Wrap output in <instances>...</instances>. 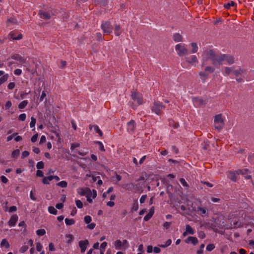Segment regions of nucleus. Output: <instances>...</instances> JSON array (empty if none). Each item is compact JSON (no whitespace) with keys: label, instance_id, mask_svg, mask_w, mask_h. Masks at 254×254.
Wrapping results in <instances>:
<instances>
[{"label":"nucleus","instance_id":"f257e3e1","mask_svg":"<svg viewBox=\"0 0 254 254\" xmlns=\"http://www.w3.org/2000/svg\"><path fill=\"white\" fill-rule=\"evenodd\" d=\"M215 54L214 51L210 49L205 50L202 55V66H204L206 64V62L208 60L210 59L213 62V59L214 58Z\"/></svg>","mask_w":254,"mask_h":254},{"label":"nucleus","instance_id":"f03ea898","mask_svg":"<svg viewBox=\"0 0 254 254\" xmlns=\"http://www.w3.org/2000/svg\"><path fill=\"white\" fill-rule=\"evenodd\" d=\"M175 49L179 57H183L189 54V50L185 44H178L175 46Z\"/></svg>","mask_w":254,"mask_h":254},{"label":"nucleus","instance_id":"7ed1b4c3","mask_svg":"<svg viewBox=\"0 0 254 254\" xmlns=\"http://www.w3.org/2000/svg\"><path fill=\"white\" fill-rule=\"evenodd\" d=\"M165 107L163 105L162 103L154 101L151 107V111L156 115H159L161 114V112L165 109Z\"/></svg>","mask_w":254,"mask_h":254},{"label":"nucleus","instance_id":"20e7f679","mask_svg":"<svg viewBox=\"0 0 254 254\" xmlns=\"http://www.w3.org/2000/svg\"><path fill=\"white\" fill-rule=\"evenodd\" d=\"M214 127L216 129L220 130L224 127V121L221 114L217 115L214 117Z\"/></svg>","mask_w":254,"mask_h":254},{"label":"nucleus","instance_id":"39448f33","mask_svg":"<svg viewBox=\"0 0 254 254\" xmlns=\"http://www.w3.org/2000/svg\"><path fill=\"white\" fill-rule=\"evenodd\" d=\"M224 55H215L214 59H213L212 64L215 66H218L222 64L223 62L224 61Z\"/></svg>","mask_w":254,"mask_h":254},{"label":"nucleus","instance_id":"423d86ee","mask_svg":"<svg viewBox=\"0 0 254 254\" xmlns=\"http://www.w3.org/2000/svg\"><path fill=\"white\" fill-rule=\"evenodd\" d=\"M101 27L105 34H109L112 32V26L109 22L105 21L102 22Z\"/></svg>","mask_w":254,"mask_h":254},{"label":"nucleus","instance_id":"0eeeda50","mask_svg":"<svg viewBox=\"0 0 254 254\" xmlns=\"http://www.w3.org/2000/svg\"><path fill=\"white\" fill-rule=\"evenodd\" d=\"M132 99L137 103V105H140L143 103V97L139 93L134 92L131 94Z\"/></svg>","mask_w":254,"mask_h":254},{"label":"nucleus","instance_id":"6e6552de","mask_svg":"<svg viewBox=\"0 0 254 254\" xmlns=\"http://www.w3.org/2000/svg\"><path fill=\"white\" fill-rule=\"evenodd\" d=\"M41 18L48 20L51 18L52 15H54V14L52 12L43 11L40 10L38 13Z\"/></svg>","mask_w":254,"mask_h":254},{"label":"nucleus","instance_id":"1a4fd4ad","mask_svg":"<svg viewBox=\"0 0 254 254\" xmlns=\"http://www.w3.org/2000/svg\"><path fill=\"white\" fill-rule=\"evenodd\" d=\"M135 128V123L134 121L131 120L127 124V130L130 133H132L134 132Z\"/></svg>","mask_w":254,"mask_h":254},{"label":"nucleus","instance_id":"9d476101","mask_svg":"<svg viewBox=\"0 0 254 254\" xmlns=\"http://www.w3.org/2000/svg\"><path fill=\"white\" fill-rule=\"evenodd\" d=\"M236 173L238 174H242L246 179H250L251 178V175H249L250 174V172L247 169L244 170H238L236 171Z\"/></svg>","mask_w":254,"mask_h":254},{"label":"nucleus","instance_id":"9b49d317","mask_svg":"<svg viewBox=\"0 0 254 254\" xmlns=\"http://www.w3.org/2000/svg\"><path fill=\"white\" fill-rule=\"evenodd\" d=\"M185 61L189 64H193L195 63H198V61L197 58L195 55H191L190 57H186Z\"/></svg>","mask_w":254,"mask_h":254},{"label":"nucleus","instance_id":"f8f14e48","mask_svg":"<svg viewBox=\"0 0 254 254\" xmlns=\"http://www.w3.org/2000/svg\"><path fill=\"white\" fill-rule=\"evenodd\" d=\"M88 241L87 240L79 241V246L80 248L81 252L82 253H84L85 252L87 246L88 245Z\"/></svg>","mask_w":254,"mask_h":254},{"label":"nucleus","instance_id":"ddd939ff","mask_svg":"<svg viewBox=\"0 0 254 254\" xmlns=\"http://www.w3.org/2000/svg\"><path fill=\"white\" fill-rule=\"evenodd\" d=\"M195 231L189 225H186L185 231L183 233V237H186L187 235H193L194 234Z\"/></svg>","mask_w":254,"mask_h":254},{"label":"nucleus","instance_id":"4468645a","mask_svg":"<svg viewBox=\"0 0 254 254\" xmlns=\"http://www.w3.org/2000/svg\"><path fill=\"white\" fill-rule=\"evenodd\" d=\"M243 226V224L239 220H235L234 221H231V226L229 227L232 228H238Z\"/></svg>","mask_w":254,"mask_h":254},{"label":"nucleus","instance_id":"2eb2a0df","mask_svg":"<svg viewBox=\"0 0 254 254\" xmlns=\"http://www.w3.org/2000/svg\"><path fill=\"white\" fill-rule=\"evenodd\" d=\"M77 192L82 196L89 195V192H90V190L88 188H80L77 189Z\"/></svg>","mask_w":254,"mask_h":254},{"label":"nucleus","instance_id":"dca6fc26","mask_svg":"<svg viewBox=\"0 0 254 254\" xmlns=\"http://www.w3.org/2000/svg\"><path fill=\"white\" fill-rule=\"evenodd\" d=\"M18 217L17 215H13L10 218L8 223L10 227L14 226L18 221Z\"/></svg>","mask_w":254,"mask_h":254},{"label":"nucleus","instance_id":"f3484780","mask_svg":"<svg viewBox=\"0 0 254 254\" xmlns=\"http://www.w3.org/2000/svg\"><path fill=\"white\" fill-rule=\"evenodd\" d=\"M224 57V61L228 64H232L235 63V59L232 56L225 54Z\"/></svg>","mask_w":254,"mask_h":254},{"label":"nucleus","instance_id":"a211bd4d","mask_svg":"<svg viewBox=\"0 0 254 254\" xmlns=\"http://www.w3.org/2000/svg\"><path fill=\"white\" fill-rule=\"evenodd\" d=\"M173 39L175 42H180L183 41V38L182 36L179 33H176L173 34Z\"/></svg>","mask_w":254,"mask_h":254},{"label":"nucleus","instance_id":"6ab92c4d","mask_svg":"<svg viewBox=\"0 0 254 254\" xmlns=\"http://www.w3.org/2000/svg\"><path fill=\"white\" fill-rule=\"evenodd\" d=\"M186 243H191L193 245H196L198 243V240L194 237H189L186 240Z\"/></svg>","mask_w":254,"mask_h":254},{"label":"nucleus","instance_id":"aec40b11","mask_svg":"<svg viewBox=\"0 0 254 254\" xmlns=\"http://www.w3.org/2000/svg\"><path fill=\"white\" fill-rule=\"evenodd\" d=\"M234 67H225L224 68L223 75L224 76H228L231 72L233 73Z\"/></svg>","mask_w":254,"mask_h":254},{"label":"nucleus","instance_id":"412c9836","mask_svg":"<svg viewBox=\"0 0 254 254\" xmlns=\"http://www.w3.org/2000/svg\"><path fill=\"white\" fill-rule=\"evenodd\" d=\"M245 72H246V70L240 67H239L237 69L234 68V70H233V73L236 76H238L239 75H242V74L245 73Z\"/></svg>","mask_w":254,"mask_h":254},{"label":"nucleus","instance_id":"4be33fe9","mask_svg":"<svg viewBox=\"0 0 254 254\" xmlns=\"http://www.w3.org/2000/svg\"><path fill=\"white\" fill-rule=\"evenodd\" d=\"M92 128H93L94 130H95V131L96 133H98L100 136H102L103 135V132L100 129V128H99L98 126H97V125H90L89 126V129L90 130H92Z\"/></svg>","mask_w":254,"mask_h":254},{"label":"nucleus","instance_id":"5701e85b","mask_svg":"<svg viewBox=\"0 0 254 254\" xmlns=\"http://www.w3.org/2000/svg\"><path fill=\"white\" fill-rule=\"evenodd\" d=\"M154 207H151L149 213L146 215L144 217V220L145 221H148L149 220L152 216L153 213H154Z\"/></svg>","mask_w":254,"mask_h":254},{"label":"nucleus","instance_id":"b1692460","mask_svg":"<svg viewBox=\"0 0 254 254\" xmlns=\"http://www.w3.org/2000/svg\"><path fill=\"white\" fill-rule=\"evenodd\" d=\"M190 46L191 47V53L194 54L196 53L198 49L197 44L196 43L192 42L190 44Z\"/></svg>","mask_w":254,"mask_h":254},{"label":"nucleus","instance_id":"393cba45","mask_svg":"<svg viewBox=\"0 0 254 254\" xmlns=\"http://www.w3.org/2000/svg\"><path fill=\"white\" fill-rule=\"evenodd\" d=\"M193 103L197 106H200L205 104L204 100L202 99L199 98H194L193 99Z\"/></svg>","mask_w":254,"mask_h":254},{"label":"nucleus","instance_id":"a878e982","mask_svg":"<svg viewBox=\"0 0 254 254\" xmlns=\"http://www.w3.org/2000/svg\"><path fill=\"white\" fill-rule=\"evenodd\" d=\"M199 75L202 81V82L204 83L206 81V79L207 78V73L205 71H200L199 73Z\"/></svg>","mask_w":254,"mask_h":254},{"label":"nucleus","instance_id":"bb28decb","mask_svg":"<svg viewBox=\"0 0 254 254\" xmlns=\"http://www.w3.org/2000/svg\"><path fill=\"white\" fill-rule=\"evenodd\" d=\"M237 175H238V174L236 173V172H230L229 173V178L232 180L233 181H236L237 178Z\"/></svg>","mask_w":254,"mask_h":254},{"label":"nucleus","instance_id":"cd10ccee","mask_svg":"<svg viewBox=\"0 0 254 254\" xmlns=\"http://www.w3.org/2000/svg\"><path fill=\"white\" fill-rule=\"evenodd\" d=\"M197 211L199 212V214L202 216H204L206 214V211L205 207H198Z\"/></svg>","mask_w":254,"mask_h":254},{"label":"nucleus","instance_id":"c85d7f7f","mask_svg":"<svg viewBox=\"0 0 254 254\" xmlns=\"http://www.w3.org/2000/svg\"><path fill=\"white\" fill-rule=\"evenodd\" d=\"M115 34L116 36H119L121 35V27L119 25L116 24L114 28Z\"/></svg>","mask_w":254,"mask_h":254},{"label":"nucleus","instance_id":"c756f323","mask_svg":"<svg viewBox=\"0 0 254 254\" xmlns=\"http://www.w3.org/2000/svg\"><path fill=\"white\" fill-rule=\"evenodd\" d=\"M114 246L116 249H120L123 247L122 242L119 240H116L114 243Z\"/></svg>","mask_w":254,"mask_h":254},{"label":"nucleus","instance_id":"7c9ffc66","mask_svg":"<svg viewBox=\"0 0 254 254\" xmlns=\"http://www.w3.org/2000/svg\"><path fill=\"white\" fill-rule=\"evenodd\" d=\"M12 58L13 59L16 60L17 61L21 63H24L25 62V59L23 57L19 55L14 56L12 57Z\"/></svg>","mask_w":254,"mask_h":254},{"label":"nucleus","instance_id":"2f4dec72","mask_svg":"<svg viewBox=\"0 0 254 254\" xmlns=\"http://www.w3.org/2000/svg\"><path fill=\"white\" fill-rule=\"evenodd\" d=\"M9 77V75L8 74H5L3 75L0 78V85L4 83L5 81H6Z\"/></svg>","mask_w":254,"mask_h":254},{"label":"nucleus","instance_id":"473e14b6","mask_svg":"<svg viewBox=\"0 0 254 254\" xmlns=\"http://www.w3.org/2000/svg\"><path fill=\"white\" fill-rule=\"evenodd\" d=\"M88 153V149L87 148H83L80 150L78 151V154L82 156H84L87 154Z\"/></svg>","mask_w":254,"mask_h":254},{"label":"nucleus","instance_id":"72a5a7b5","mask_svg":"<svg viewBox=\"0 0 254 254\" xmlns=\"http://www.w3.org/2000/svg\"><path fill=\"white\" fill-rule=\"evenodd\" d=\"M53 179V176H48L47 178L46 177H44L43 179V183L44 184H49V182L50 181H51Z\"/></svg>","mask_w":254,"mask_h":254},{"label":"nucleus","instance_id":"f704fd0d","mask_svg":"<svg viewBox=\"0 0 254 254\" xmlns=\"http://www.w3.org/2000/svg\"><path fill=\"white\" fill-rule=\"evenodd\" d=\"M236 5L235 3L233 1H231L229 2H228L227 3H226V4H224V7L227 9H229V8H230V7L231 6H235Z\"/></svg>","mask_w":254,"mask_h":254},{"label":"nucleus","instance_id":"c9c22d12","mask_svg":"<svg viewBox=\"0 0 254 254\" xmlns=\"http://www.w3.org/2000/svg\"><path fill=\"white\" fill-rule=\"evenodd\" d=\"M28 102L27 100H24L19 103L18 108L20 109H24L28 104Z\"/></svg>","mask_w":254,"mask_h":254},{"label":"nucleus","instance_id":"e433bc0d","mask_svg":"<svg viewBox=\"0 0 254 254\" xmlns=\"http://www.w3.org/2000/svg\"><path fill=\"white\" fill-rule=\"evenodd\" d=\"M48 211L49 213H50L51 214H54V215H56L57 214V209L54 208L53 206H49L48 207Z\"/></svg>","mask_w":254,"mask_h":254},{"label":"nucleus","instance_id":"4c0bfd02","mask_svg":"<svg viewBox=\"0 0 254 254\" xmlns=\"http://www.w3.org/2000/svg\"><path fill=\"white\" fill-rule=\"evenodd\" d=\"M0 246L1 247H4L6 248H8L9 247V244L5 239H2L0 243Z\"/></svg>","mask_w":254,"mask_h":254},{"label":"nucleus","instance_id":"58836bf2","mask_svg":"<svg viewBox=\"0 0 254 254\" xmlns=\"http://www.w3.org/2000/svg\"><path fill=\"white\" fill-rule=\"evenodd\" d=\"M65 223L66 225H72L75 223V221L73 219H65Z\"/></svg>","mask_w":254,"mask_h":254},{"label":"nucleus","instance_id":"ea45409f","mask_svg":"<svg viewBox=\"0 0 254 254\" xmlns=\"http://www.w3.org/2000/svg\"><path fill=\"white\" fill-rule=\"evenodd\" d=\"M16 23H17V20L15 18V17H10L7 19V25L8 26L11 24Z\"/></svg>","mask_w":254,"mask_h":254},{"label":"nucleus","instance_id":"a19ab883","mask_svg":"<svg viewBox=\"0 0 254 254\" xmlns=\"http://www.w3.org/2000/svg\"><path fill=\"white\" fill-rule=\"evenodd\" d=\"M36 234L39 236H42L46 234V231L44 229H38L36 231Z\"/></svg>","mask_w":254,"mask_h":254},{"label":"nucleus","instance_id":"79ce46f5","mask_svg":"<svg viewBox=\"0 0 254 254\" xmlns=\"http://www.w3.org/2000/svg\"><path fill=\"white\" fill-rule=\"evenodd\" d=\"M57 186H60L62 188H66L67 186V183L66 181H62L57 184Z\"/></svg>","mask_w":254,"mask_h":254},{"label":"nucleus","instance_id":"37998d69","mask_svg":"<svg viewBox=\"0 0 254 254\" xmlns=\"http://www.w3.org/2000/svg\"><path fill=\"white\" fill-rule=\"evenodd\" d=\"M20 153L19 149H16L12 151L11 153V157L12 158H17L19 155Z\"/></svg>","mask_w":254,"mask_h":254},{"label":"nucleus","instance_id":"c03bdc74","mask_svg":"<svg viewBox=\"0 0 254 254\" xmlns=\"http://www.w3.org/2000/svg\"><path fill=\"white\" fill-rule=\"evenodd\" d=\"M36 120L35 118H34L33 117L31 118V122L30 123V127H34L33 130L35 129L34 127H35V126L36 124Z\"/></svg>","mask_w":254,"mask_h":254},{"label":"nucleus","instance_id":"a18cd8bd","mask_svg":"<svg viewBox=\"0 0 254 254\" xmlns=\"http://www.w3.org/2000/svg\"><path fill=\"white\" fill-rule=\"evenodd\" d=\"M204 70L206 72L212 73L214 71L215 69L212 66H208L205 68Z\"/></svg>","mask_w":254,"mask_h":254},{"label":"nucleus","instance_id":"49530a36","mask_svg":"<svg viewBox=\"0 0 254 254\" xmlns=\"http://www.w3.org/2000/svg\"><path fill=\"white\" fill-rule=\"evenodd\" d=\"M248 159L251 164H254V153L250 154Z\"/></svg>","mask_w":254,"mask_h":254},{"label":"nucleus","instance_id":"de8ad7c7","mask_svg":"<svg viewBox=\"0 0 254 254\" xmlns=\"http://www.w3.org/2000/svg\"><path fill=\"white\" fill-rule=\"evenodd\" d=\"M84 221L86 224H89L92 221V218L90 216L86 215L84 218Z\"/></svg>","mask_w":254,"mask_h":254},{"label":"nucleus","instance_id":"09e8293b","mask_svg":"<svg viewBox=\"0 0 254 254\" xmlns=\"http://www.w3.org/2000/svg\"><path fill=\"white\" fill-rule=\"evenodd\" d=\"M96 143L99 145V148L101 151H105L103 144L101 141H97L96 142Z\"/></svg>","mask_w":254,"mask_h":254},{"label":"nucleus","instance_id":"8fccbe9b","mask_svg":"<svg viewBox=\"0 0 254 254\" xmlns=\"http://www.w3.org/2000/svg\"><path fill=\"white\" fill-rule=\"evenodd\" d=\"M215 248V246L213 244H210L206 246V249L207 251L210 252Z\"/></svg>","mask_w":254,"mask_h":254},{"label":"nucleus","instance_id":"3c124183","mask_svg":"<svg viewBox=\"0 0 254 254\" xmlns=\"http://www.w3.org/2000/svg\"><path fill=\"white\" fill-rule=\"evenodd\" d=\"M67 239V242L70 243L73 240V237L71 234H67L65 236Z\"/></svg>","mask_w":254,"mask_h":254},{"label":"nucleus","instance_id":"603ef678","mask_svg":"<svg viewBox=\"0 0 254 254\" xmlns=\"http://www.w3.org/2000/svg\"><path fill=\"white\" fill-rule=\"evenodd\" d=\"M44 165L42 161L38 162L37 163L36 167L38 169H43L44 168Z\"/></svg>","mask_w":254,"mask_h":254},{"label":"nucleus","instance_id":"864d4df0","mask_svg":"<svg viewBox=\"0 0 254 254\" xmlns=\"http://www.w3.org/2000/svg\"><path fill=\"white\" fill-rule=\"evenodd\" d=\"M80 146V144L79 143H73L71 144L70 149L73 150L75 148L78 147Z\"/></svg>","mask_w":254,"mask_h":254},{"label":"nucleus","instance_id":"5fc2aeb1","mask_svg":"<svg viewBox=\"0 0 254 254\" xmlns=\"http://www.w3.org/2000/svg\"><path fill=\"white\" fill-rule=\"evenodd\" d=\"M26 118V115L25 113L21 114L19 117L18 119L19 120L21 121H24Z\"/></svg>","mask_w":254,"mask_h":254},{"label":"nucleus","instance_id":"6e6d98bb","mask_svg":"<svg viewBox=\"0 0 254 254\" xmlns=\"http://www.w3.org/2000/svg\"><path fill=\"white\" fill-rule=\"evenodd\" d=\"M75 203H76V206L78 208H82L83 207V204L82 203V202L80 200H76L75 201Z\"/></svg>","mask_w":254,"mask_h":254},{"label":"nucleus","instance_id":"4d7b16f0","mask_svg":"<svg viewBox=\"0 0 254 254\" xmlns=\"http://www.w3.org/2000/svg\"><path fill=\"white\" fill-rule=\"evenodd\" d=\"M28 249L27 246H23L19 250V252L21 253H24Z\"/></svg>","mask_w":254,"mask_h":254},{"label":"nucleus","instance_id":"13d9d810","mask_svg":"<svg viewBox=\"0 0 254 254\" xmlns=\"http://www.w3.org/2000/svg\"><path fill=\"white\" fill-rule=\"evenodd\" d=\"M95 226H96V224L94 223H92L90 224L89 223L87 225L86 227L90 230H92L95 227Z\"/></svg>","mask_w":254,"mask_h":254},{"label":"nucleus","instance_id":"bf43d9fd","mask_svg":"<svg viewBox=\"0 0 254 254\" xmlns=\"http://www.w3.org/2000/svg\"><path fill=\"white\" fill-rule=\"evenodd\" d=\"M11 105H12V103H11V101H7L5 104V109H6V110L9 109L11 107Z\"/></svg>","mask_w":254,"mask_h":254},{"label":"nucleus","instance_id":"052dcab7","mask_svg":"<svg viewBox=\"0 0 254 254\" xmlns=\"http://www.w3.org/2000/svg\"><path fill=\"white\" fill-rule=\"evenodd\" d=\"M15 86V84L14 82H10L7 85V88L9 90H12L14 88Z\"/></svg>","mask_w":254,"mask_h":254},{"label":"nucleus","instance_id":"680f3d73","mask_svg":"<svg viewBox=\"0 0 254 254\" xmlns=\"http://www.w3.org/2000/svg\"><path fill=\"white\" fill-rule=\"evenodd\" d=\"M38 136V133H36L35 134L33 135L31 138V142H35V141H36Z\"/></svg>","mask_w":254,"mask_h":254},{"label":"nucleus","instance_id":"e2e57ef3","mask_svg":"<svg viewBox=\"0 0 254 254\" xmlns=\"http://www.w3.org/2000/svg\"><path fill=\"white\" fill-rule=\"evenodd\" d=\"M42 248H43V246L40 243H37L36 244V250L37 251H38V252L41 251V250L42 249Z\"/></svg>","mask_w":254,"mask_h":254},{"label":"nucleus","instance_id":"0e129e2a","mask_svg":"<svg viewBox=\"0 0 254 254\" xmlns=\"http://www.w3.org/2000/svg\"><path fill=\"white\" fill-rule=\"evenodd\" d=\"M29 155V153L27 151H24L22 152L21 155V158H24L27 157Z\"/></svg>","mask_w":254,"mask_h":254},{"label":"nucleus","instance_id":"69168bd1","mask_svg":"<svg viewBox=\"0 0 254 254\" xmlns=\"http://www.w3.org/2000/svg\"><path fill=\"white\" fill-rule=\"evenodd\" d=\"M138 204L137 201L136 200L133 204L132 206V209L134 211H136L138 209Z\"/></svg>","mask_w":254,"mask_h":254},{"label":"nucleus","instance_id":"338daca9","mask_svg":"<svg viewBox=\"0 0 254 254\" xmlns=\"http://www.w3.org/2000/svg\"><path fill=\"white\" fill-rule=\"evenodd\" d=\"M204 247V244H201L200 246V250L197 251V254H202L203 253V249Z\"/></svg>","mask_w":254,"mask_h":254},{"label":"nucleus","instance_id":"774afa93","mask_svg":"<svg viewBox=\"0 0 254 254\" xmlns=\"http://www.w3.org/2000/svg\"><path fill=\"white\" fill-rule=\"evenodd\" d=\"M0 180L4 184H6L8 181V179L4 176H1Z\"/></svg>","mask_w":254,"mask_h":254}]
</instances>
